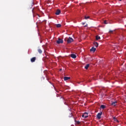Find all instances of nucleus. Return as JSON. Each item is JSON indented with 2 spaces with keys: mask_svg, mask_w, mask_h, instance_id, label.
<instances>
[{
  "mask_svg": "<svg viewBox=\"0 0 126 126\" xmlns=\"http://www.w3.org/2000/svg\"><path fill=\"white\" fill-rule=\"evenodd\" d=\"M64 41L67 42V44H70L72 42H73V39L70 37H69L68 38H64Z\"/></svg>",
  "mask_w": 126,
  "mask_h": 126,
  "instance_id": "1",
  "label": "nucleus"
},
{
  "mask_svg": "<svg viewBox=\"0 0 126 126\" xmlns=\"http://www.w3.org/2000/svg\"><path fill=\"white\" fill-rule=\"evenodd\" d=\"M60 13H61V10L60 9H58L55 12V14L56 15H60Z\"/></svg>",
  "mask_w": 126,
  "mask_h": 126,
  "instance_id": "5",
  "label": "nucleus"
},
{
  "mask_svg": "<svg viewBox=\"0 0 126 126\" xmlns=\"http://www.w3.org/2000/svg\"><path fill=\"white\" fill-rule=\"evenodd\" d=\"M101 116H102V112H100L97 114L96 116L98 120H100V119H101Z\"/></svg>",
  "mask_w": 126,
  "mask_h": 126,
  "instance_id": "3",
  "label": "nucleus"
},
{
  "mask_svg": "<svg viewBox=\"0 0 126 126\" xmlns=\"http://www.w3.org/2000/svg\"><path fill=\"white\" fill-rule=\"evenodd\" d=\"M85 27H87V25L85 26Z\"/></svg>",
  "mask_w": 126,
  "mask_h": 126,
  "instance_id": "25",
  "label": "nucleus"
},
{
  "mask_svg": "<svg viewBox=\"0 0 126 126\" xmlns=\"http://www.w3.org/2000/svg\"><path fill=\"white\" fill-rule=\"evenodd\" d=\"M71 58H72V59H76V55L75 54H71Z\"/></svg>",
  "mask_w": 126,
  "mask_h": 126,
  "instance_id": "10",
  "label": "nucleus"
},
{
  "mask_svg": "<svg viewBox=\"0 0 126 126\" xmlns=\"http://www.w3.org/2000/svg\"><path fill=\"white\" fill-rule=\"evenodd\" d=\"M36 61V57H33L31 59V63H34V62Z\"/></svg>",
  "mask_w": 126,
  "mask_h": 126,
  "instance_id": "6",
  "label": "nucleus"
},
{
  "mask_svg": "<svg viewBox=\"0 0 126 126\" xmlns=\"http://www.w3.org/2000/svg\"><path fill=\"white\" fill-rule=\"evenodd\" d=\"M119 0L120 1H122V0Z\"/></svg>",
  "mask_w": 126,
  "mask_h": 126,
  "instance_id": "26",
  "label": "nucleus"
},
{
  "mask_svg": "<svg viewBox=\"0 0 126 126\" xmlns=\"http://www.w3.org/2000/svg\"><path fill=\"white\" fill-rule=\"evenodd\" d=\"M37 51L39 54H42V50H41V49H38Z\"/></svg>",
  "mask_w": 126,
  "mask_h": 126,
  "instance_id": "15",
  "label": "nucleus"
},
{
  "mask_svg": "<svg viewBox=\"0 0 126 126\" xmlns=\"http://www.w3.org/2000/svg\"><path fill=\"white\" fill-rule=\"evenodd\" d=\"M89 66H90V64H87L85 66V69H88V67H89Z\"/></svg>",
  "mask_w": 126,
  "mask_h": 126,
  "instance_id": "13",
  "label": "nucleus"
},
{
  "mask_svg": "<svg viewBox=\"0 0 126 126\" xmlns=\"http://www.w3.org/2000/svg\"><path fill=\"white\" fill-rule=\"evenodd\" d=\"M113 120L116 122L117 121V118H116V117H113Z\"/></svg>",
  "mask_w": 126,
  "mask_h": 126,
  "instance_id": "20",
  "label": "nucleus"
},
{
  "mask_svg": "<svg viewBox=\"0 0 126 126\" xmlns=\"http://www.w3.org/2000/svg\"><path fill=\"white\" fill-rule=\"evenodd\" d=\"M82 25H84V24H85V23H82Z\"/></svg>",
  "mask_w": 126,
  "mask_h": 126,
  "instance_id": "24",
  "label": "nucleus"
},
{
  "mask_svg": "<svg viewBox=\"0 0 126 126\" xmlns=\"http://www.w3.org/2000/svg\"><path fill=\"white\" fill-rule=\"evenodd\" d=\"M116 122H118V123H120V121H119V120H116Z\"/></svg>",
  "mask_w": 126,
  "mask_h": 126,
  "instance_id": "23",
  "label": "nucleus"
},
{
  "mask_svg": "<svg viewBox=\"0 0 126 126\" xmlns=\"http://www.w3.org/2000/svg\"><path fill=\"white\" fill-rule=\"evenodd\" d=\"M89 18H90V16H87V17L86 16H85V19H89Z\"/></svg>",
  "mask_w": 126,
  "mask_h": 126,
  "instance_id": "17",
  "label": "nucleus"
},
{
  "mask_svg": "<svg viewBox=\"0 0 126 126\" xmlns=\"http://www.w3.org/2000/svg\"><path fill=\"white\" fill-rule=\"evenodd\" d=\"M104 24H108V23H107V21H104Z\"/></svg>",
  "mask_w": 126,
  "mask_h": 126,
  "instance_id": "22",
  "label": "nucleus"
},
{
  "mask_svg": "<svg viewBox=\"0 0 126 126\" xmlns=\"http://www.w3.org/2000/svg\"><path fill=\"white\" fill-rule=\"evenodd\" d=\"M60 70H62V69H61Z\"/></svg>",
  "mask_w": 126,
  "mask_h": 126,
  "instance_id": "27",
  "label": "nucleus"
},
{
  "mask_svg": "<svg viewBox=\"0 0 126 126\" xmlns=\"http://www.w3.org/2000/svg\"><path fill=\"white\" fill-rule=\"evenodd\" d=\"M100 108H101V109H105V108H106V105H101L100 106Z\"/></svg>",
  "mask_w": 126,
  "mask_h": 126,
  "instance_id": "14",
  "label": "nucleus"
},
{
  "mask_svg": "<svg viewBox=\"0 0 126 126\" xmlns=\"http://www.w3.org/2000/svg\"><path fill=\"white\" fill-rule=\"evenodd\" d=\"M70 79V78L69 77H64V80L65 81H66V80H68Z\"/></svg>",
  "mask_w": 126,
  "mask_h": 126,
  "instance_id": "9",
  "label": "nucleus"
},
{
  "mask_svg": "<svg viewBox=\"0 0 126 126\" xmlns=\"http://www.w3.org/2000/svg\"><path fill=\"white\" fill-rule=\"evenodd\" d=\"M63 40L61 38H59L58 40L57 41V44H63Z\"/></svg>",
  "mask_w": 126,
  "mask_h": 126,
  "instance_id": "2",
  "label": "nucleus"
},
{
  "mask_svg": "<svg viewBox=\"0 0 126 126\" xmlns=\"http://www.w3.org/2000/svg\"><path fill=\"white\" fill-rule=\"evenodd\" d=\"M36 16H38V17H37V18H38V17H41V16H40V15H39L38 14L36 15Z\"/></svg>",
  "mask_w": 126,
  "mask_h": 126,
  "instance_id": "21",
  "label": "nucleus"
},
{
  "mask_svg": "<svg viewBox=\"0 0 126 126\" xmlns=\"http://www.w3.org/2000/svg\"><path fill=\"white\" fill-rule=\"evenodd\" d=\"M114 32V31L110 30L109 31V33H113Z\"/></svg>",
  "mask_w": 126,
  "mask_h": 126,
  "instance_id": "19",
  "label": "nucleus"
},
{
  "mask_svg": "<svg viewBox=\"0 0 126 126\" xmlns=\"http://www.w3.org/2000/svg\"><path fill=\"white\" fill-rule=\"evenodd\" d=\"M94 46L97 48L99 46V44H98V42H94Z\"/></svg>",
  "mask_w": 126,
  "mask_h": 126,
  "instance_id": "11",
  "label": "nucleus"
},
{
  "mask_svg": "<svg viewBox=\"0 0 126 126\" xmlns=\"http://www.w3.org/2000/svg\"><path fill=\"white\" fill-rule=\"evenodd\" d=\"M57 28H60V27H62V25H61L60 24H58L57 25Z\"/></svg>",
  "mask_w": 126,
  "mask_h": 126,
  "instance_id": "16",
  "label": "nucleus"
},
{
  "mask_svg": "<svg viewBox=\"0 0 126 126\" xmlns=\"http://www.w3.org/2000/svg\"><path fill=\"white\" fill-rule=\"evenodd\" d=\"M96 51V49L94 47H92L91 49H90V51L91 52H93L94 53Z\"/></svg>",
  "mask_w": 126,
  "mask_h": 126,
  "instance_id": "7",
  "label": "nucleus"
},
{
  "mask_svg": "<svg viewBox=\"0 0 126 126\" xmlns=\"http://www.w3.org/2000/svg\"><path fill=\"white\" fill-rule=\"evenodd\" d=\"M76 123L77 124V125H79L80 124V122L79 121H76Z\"/></svg>",
  "mask_w": 126,
  "mask_h": 126,
  "instance_id": "18",
  "label": "nucleus"
},
{
  "mask_svg": "<svg viewBox=\"0 0 126 126\" xmlns=\"http://www.w3.org/2000/svg\"><path fill=\"white\" fill-rule=\"evenodd\" d=\"M117 103V101L112 102L111 106H113V107H115V106H116Z\"/></svg>",
  "mask_w": 126,
  "mask_h": 126,
  "instance_id": "8",
  "label": "nucleus"
},
{
  "mask_svg": "<svg viewBox=\"0 0 126 126\" xmlns=\"http://www.w3.org/2000/svg\"><path fill=\"white\" fill-rule=\"evenodd\" d=\"M82 118H88V114L85 112L84 114L82 115Z\"/></svg>",
  "mask_w": 126,
  "mask_h": 126,
  "instance_id": "4",
  "label": "nucleus"
},
{
  "mask_svg": "<svg viewBox=\"0 0 126 126\" xmlns=\"http://www.w3.org/2000/svg\"><path fill=\"white\" fill-rule=\"evenodd\" d=\"M95 39L97 40H100V39H101V37L100 36H99L98 35H97L95 36Z\"/></svg>",
  "mask_w": 126,
  "mask_h": 126,
  "instance_id": "12",
  "label": "nucleus"
}]
</instances>
